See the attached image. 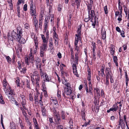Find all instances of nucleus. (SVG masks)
Returning <instances> with one entry per match:
<instances>
[{
	"label": "nucleus",
	"instance_id": "nucleus-1",
	"mask_svg": "<svg viewBox=\"0 0 129 129\" xmlns=\"http://www.w3.org/2000/svg\"><path fill=\"white\" fill-rule=\"evenodd\" d=\"M22 30L20 27H18L17 29H14L11 33L12 37L8 35V38L9 40L13 41V39L16 41H19L20 38L22 36Z\"/></svg>",
	"mask_w": 129,
	"mask_h": 129
},
{
	"label": "nucleus",
	"instance_id": "nucleus-2",
	"mask_svg": "<svg viewBox=\"0 0 129 129\" xmlns=\"http://www.w3.org/2000/svg\"><path fill=\"white\" fill-rule=\"evenodd\" d=\"M30 77L33 84L34 85L36 83L37 85L38 86L40 78L38 72L36 71L33 72V73L31 74Z\"/></svg>",
	"mask_w": 129,
	"mask_h": 129
},
{
	"label": "nucleus",
	"instance_id": "nucleus-3",
	"mask_svg": "<svg viewBox=\"0 0 129 129\" xmlns=\"http://www.w3.org/2000/svg\"><path fill=\"white\" fill-rule=\"evenodd\" d=\"M32 49H31L30 50V53L28 57H26L25 58V62L27 65L29 64L30 62L31 63H34V54L32 53Z\"/></svg>",
	"mask_w": 129,
	"mask_h": 129
},
{
	"label": "nucleus",
	"instance_id": "nucleus-4",
	"mask_svg": "<svg viewBox=\"0 0 129 129\" xmlns=\"http://www.w3.org/2000/svg\"><path fill=\"white\" fill-rule=\"evenodd\" d=\"M120 105H122L121 104V102H117L111 108L112 111L113 112L116 111L118 109H119V106Z\"/></svg>",
	"mask_w": 129,
	"mask_h": 129
},
{
	"label": "nucleus",
	"instance_id": "nucleus-5",
	"mask_svg": "<svg viewBox=\"0 0 129 129\" xmlns=\"http://www.w3.org/2000/svg\"><path fill=\"white\" fill-rule=\"evenodd\" d=\"M106 78H109L113 76V74L109 68H106L105 69Z\"/></svg>",
	"mask_w": 129,
	"mask_h": 129
},
{
	"label": "nucleus",
	"instance_id": "nucleus-6",
	"mask_svg": "<svg viewBox=\"0 0 129 129\" xmlns=\"http://www.w3.org/2000/svg\"><path fill=\"white\" fill-rule=\"evenodd\" d=\"M88 11V17H90L91 18L90 21L91 22H93V18H94V15H95L94 11L93 10H91L90 11Z\"/></svg>",
	"mask_w": 129,
	"mask_h": 129
},
{
	"label": "nucleus",
	"instance_id": "nucleus-7",
	"mask_svg": "<svg viewBox=\"0 0 129 129\" xmlns=\"http://www.w3.org/2000/svg\"><path fill=\"white\" fill-rule=\"evenodd\" d=\"M118 125H121L122 129H124L125 127V124L124 122L122 119H121V117L119 118V120L118 122Z\"/></svg>",
	"mask_w": 129,
	"mask_h": 129
},
{
	"label": "nucleus",
	"instance_id": "nucleus-8",
	"mask_svg": "<svg viewBox=\"0 0 129 129\" xmlns=\"http://www.w3.org/2000/svg\"><path fill=\"white\" fill-rule=\"evenodd\" d=\"M54 117L55 123L57 124H59L61 121L59 115Z\"/></svg>",
	"mask_w": 129,
	"mask_h": 129
},
{
	"label": "nucleus",
	"instance_id": "nucleus-9",
	"mask_svg": "<svg viewBox=\"0 0 129 129\" xmlns=\"http://www.w3.org/2000/svg\"><path fill=\"white\" fill-rule=\"evenodd\" d=\"M42 115L44 117H46L47 115V111L44 106H41Z\"/></svg>",
	"mask_w": 129,
	"mask_h": 129
},
{
	"label": "nucleus",
	"instance_id": "nucleus-10",
	"mask_svg": "<svg viewBox=\"0 0 129 129\" xmlns=\"http://www.w3.org/2000/svg\"><path fill=\"white\" fill-rule=\"evenodd\" d=\"M70 87L64 88V93L67 95H70L72 93V91L70 89Z\"/></svg>",
	"mask_w": 129,
	"mask_h": 129
},
{
	"label": "nucleus",
	"instance_id": "nucleus-11",
	"mask_svg": "<svg viewBox=\"0 0 129 129\" xmlns=\"http://www.w3.org/2000/svg\"><path fill=\"white\" fill-rule=\"evenodd\" d=\"M33 122L34 124V127L36 129H40L39 125L35 118H33Z\"/></svg>",
	"mask_w": 129,
	"mask_h": 129
},
{
	"label": "nucleus",
	"instance_id": "nucleus-12",
	"mask_svg": "<svg viewBox=\"0 0 129 129\" xmlns=\"http://www.w3.org/2000/svg\"><path fill=\"white\" fill-rule=\"evenodd\" d=\"M81 36L76 34L74 44H78L79 41L81 40Z\"/></svg>",
	"mask_w": 129,
	"mask_h": 129
},
{
	"label": "nucleus",
	"instance_id": "nucleus-13",
	"mask_svg": "<svg viewBox=\"0 0 129 129\" xmlns=\"http://www.w3.org/2000/svg\"><path fill=\"white\" fill-rule=\"evenodd\" d=\"M15 95V93L14 90L11 91L9 92L8 93L7 96L9 99H11V98L13 97V96Z\"/></svg>",
	"mask_w": 129,
	"mask_h": 129
},
{
	"label": "nucleus",
	"instance_id": "nucleus-14",
	"mask_svg": "<svg viewBox=\"0 0 129 129\" xmlns=\"http://www.w3.org/2000/svg\"><path fill=\"white\" fill-rule=\"evenodd\" d=\"M30 14L32 16H37L36 9H30Z\"/></svg>",
	"mask_w": 129,
	"mask_h": 129
},
{
	"label": "nucleus",
	"instance_id": "nucleus-15",
	"mask_svg": "<svg viewBox=\"0 0 129 129\" xmlns=\"http://www.w3.org/2000/svg\"><path fill=\"white\" fill-rule=\"evenodd\" d=\"M105 68V66L104 65L102 66H101V68L100 69L101 72V75L102 77L105 76V74L104 72Z\"/></svg>",
	"mask_w": 129,
	"mask_h": 129
},
{
	"label": "nucleus",
	"instance_id": "nucleus-16",
	"mask_svg": "<svg viewBox=\"0 0 129 129\" xmlns=\"http://www.w3.org/2000/svg\"><path fill=\"white\" fill-rule=\"evenodd\" d=\"M85 89L86 91V94L87 95H88V93H90V95L93 96V92L92 90H90H90H89L88 88V87H87V85L86 86V87L85 88Z\"/></svg>",
	"mask_w": 129,
	"mask_h": 129
},
{
	"label": "nucleus",
	"instance_id": "nucleus-17",
	"mask_svg": "<svg viewBox=\"0 0 129 129\" xmlns=\"http://www.w3.org/2000/svg\"><path fill=\"white\" fill-rule=\"evenodd\" d=\"M69 123L70 125V126L68 129H72L73 128V120L71 118H70V119L69 121Z\"/></svg>",
	"mask_w": 129,
	"mask_h": 129
},
{
	"label": "nucleus",
	"instance_id": "nucleus-18",
	"mask_svg": "<svg viewBox=\"0 0 129 129\" xmlns=\"http://www.w3.org/2000/svg\"><path fill=\"white\" fill-rule=\"evenodd\" d=\"M61 92L60 90H59V88H58L57 94V96L58 98V100L60 101L61 100Z\"/></svg>",
	"mask_w": 129,
	"mask_h": 129
},
{
	"label": "nucleus",
	"instance_id": "nucleus-19",
	"mask_svg": "<svg viewBox=\"0 0 129 129\" xmlns=\"http://www.w3.org/2000/svg\"><path fill=\"white\" fill-rule=\"evenodd\" d=\"M41 38L42 39L43 43L44 44H47L48 39L45 38L43 35H41Z\"/></svg>",
	"mask_w": 129,
	"mask_h": 129
},
{
	"label": "nucleus",
	"instance_id": "nucleus-20",
	"mask_svg": "<svg viewBox=\"0 0 129 129\" xmlns=\"http://www.w3.org/2000/svg\"><path fill=\"white\" fill-rule=\"evenodd\" d=\"M47 47L48 46L47 44L43 43L42 46L41 47L40 49L45 51Z\"/></svg>",
	"mask_w": 129,
	"mask_h": 129
},
{
	"label": "nucleus",
	"instance_id": "nucleus-21",
	"mask_svg": "<svg viewBox=\"0 0 129 129\" xmlns=\"http://www.w3.org/2000/svg\"><path fill=\"white\" fill-rule=\"evenodd\" d=\"M5 57L7 60V62L9 64H11L12 63V59L9 56H7L5 55Z\"/></svg>",
	"mask_w": 129,
	"mask_h": 129
},
{
	"label": "nucleus",
	"instance_id": "nucleus-22",
	"mask_svg": "<svg viewBox=\"0 0 129 129\" xmlns=\"http://www.w3.org/2000/svg\"><path fill=\"white\" fill-rule=\"evenodd\" d=\"M61 115V118L62 119H66V117H67V116L66 115L64 111L63 110L62 111Z\"/></svg>",
	"mask_w": 129,
	"mask_h": 129
},
{
	"label": "nucleus",
	"instance_id": "nucleus-23",
	"mask_svg": "<svg viewBox=\"0 0 129 129\" xmlns=\"http://www.w3.org/2000/svg\"><path fill=\"white\" fill-rule=\"evenodd\" d=\"M113 61L115 63L116 66V67L118 66V64L117 62L118 59L117 57L116 56H113Z\"/></svg>",
	"mask_w": 129,
	"mask_h": 129
},
{
	"label": "nucleus",
	"instance_id": "nucleus-24",
	"mask_svg": "<svg viewBox=\"0 0 129 129\" xmlns=\"http://www.w3.org/2000/svg\"><path fill=\"white\" fill-rule=\"evenodd\" d=\"M95 90L96 92V96L99 97L100 96V90L98 88H94V92Z\"/></svg>",
	"mask_w": 129,
	"mask_h": 129
},
{
	"label": "nucleus",
	"instance_id": "nucleus-25",
	"mask_svg": "<svg viewBox=\"0 0 129 129\" xmlns=\"http://www.w3.org/2000/svg\"><path fill=\"white\" fill-rule=\"evenodd\" d=\"M78 44H74V47L75 51L77 52H80V48L78 46Z\"/></svg>",
	"mask_w": 129,
	"mask_h": 129
},
{
	"label": "nucleus",
	"instance_id": "nucleus-26",
	"mask_svg": "<svg viewBox=\"0 0 129 129\" xmlns=\"http://www.w3.org/2000/svg\"><path fill=\"white\" fill-rule=\"evenodd\" d=\"M98 18L96 16H95V18L94 19V21L93 20V22H92V25L93 26V28H94L95 27V23L96 22V21H98Z\"/></svg>",
	"mask_w": 129,
	"mask_h": 129
},
{
	"label": "nucleus",
	"instance_id": "nucleus-27",
	"mask_svg": "<svg viewBox=\"0 0 129 129\" xmlns=\"http://www.w3.org/2000/svg\"><path fill=\"white\" fill-rule=\"evenodd\" d=\"M39 65L40 66V76L41 77H44V73L43 72L42 70V69L41 68V64L40 65L39 64Z\"/></svg>",
	"mask_w": 129,
	"mask_h": 129
},
{
	"label": "nucleus",
	"instance_id": "nucleus-28",
	"mask_svg": "<svg viewBox=\"0 0 129 129\" xmlns=\"http://www.w3.org/2000/svg\"><path fill=\"white\" fill-rule=\"evenodd\" d=\"M44 77L45 78L44 80H45L46 82H50V79H49L48 76L46 73H44Z\"/></svg>",
	"mask_w": 129,
	"mask_h": 129
},
{
	"label": "nucleus",
	"instance_id": "nucleus-29",
	"mask_svg": "<svg viewBox=\"0 0 129 129\" xmlns=\"http://www.w3.org/2000/svg\"><path fill=\"white\" fill-rule=\"evenodd\" d=\"M51 100L52 101V102L55 105H58V103L57 100L56 98H51Z\"/></svg>",
	"mask_w": 129,
	"mask_h": 129
},
{
	"label": "nucleus",
	"instance_id": "nucleus-30",
	"mask_svg": "<svg viewBox=\"0 0 129 129\" xmlns=\"http://www.w3.org/2000/svg\"><path fill=\"white\" fill-rule=\"evenodd\" d=\"M62 83L63 84L66 85L68 87H70V85L68 83H67V81L65 79L63 80Z\"/></svg>",
	"mask_w": 129,
	"mask_h": 129
},
{
	"label": "nucleus",
	"instance_id": "nucleus-31",
	"mask_svg": "<svg viewBox=\"0 0 129 129\" xmlns=\"http://www.w3.org/2000/svg\"><path fill=\"white\" fill-rule=\"evenodd\" d=\"M53 111V112L54 116H56L57 115H59V112L57 111L55 109H54Z\"/></svg>",
	"mask_w": 129,
	"mask_h": 129
},
{
	"label": "nucleus",
	"instance_id": "nucleus-32",
	"mask_svg": "<svg viewBox=\"0 0 129 129\" xmlns=\"http://www.w3.org/2000/svg\"><path fill=\"white\" fill-rule=\"evenodd\" d=\"M44 51V50L40 49V55L41 57H44V56L46 55Z\"/></svg>",
	"mask_w": 129,
	"mask_h": 129
},
{
	"label": "nucleus",
	"instance_id": "nucleus-33",
	"mask_svg": "<svg viewBox=\"0 0 129 129\" xmlns=\"http://www.w3.org/2000/svg\"><path fill=\"white\" fill-rule=\"evenodd\" d=\"M21 44H24L25 42L26 41L24 38H22V37L20 38V40L19 41H18Z\"/></svg>",
	"mask_w": 129,
	"mask_h": 129
},
{
	"label": "nucleus",
	"instance_id": "nucleus-34",
	"mask_svg": "<svg viewBox=\"0 0 129 129\" xmlns=\"http://www.w3.org/2000/svg\"><path fill=\"white\" fill-rule=\"evenodd\" d=\"M26 70H27L26 69V68L25 67H24L22 69L21 68V69H20V72L22 74H24L26 73Z\"/></svg>",
	"mask_w": 129,
	"mask_h": 129
},
{
	"label": "nucleus",
	"instance_id": "nucleus-35",
	"mask_svg": "<svg viewBox=\"0 0 129 129\" xmlns=\"http://www.w3.org/2000/svg\"><path fill=\"white\" fill-rule=\"evenodd\" d=\"M77 34H76L77 35H78L80 36H81V26H79V27L78 28V29L77 30Z\"/></svg>",
	"mask_w": 129,
	"mask_h": 129
},
{
	"label": "nucleus",
	"instance_id": "nucleus-36",
	"mask_svg": "<svg viewBox=\"0 0 129 129\" xmlns=\"http://www.w3.org/2000/svg\"><path fill=\"white\" fill-rule=\"evenodd\" d=\"M54 40V43L55 45L56 46H58V38H53Z\"/></svg>",
	"mask_w": 129,
	"mask_h": 129
},
{
	"label": "nucleus",
	"instance_id": "nucleus-37",
	"mask_svg": "<svg viewBox=\"0 0 129 129\" xmlns=\"http://www.w3.org/2000/svg\"><path fill=\"white\" fill-rule=\"evenodd\" d=\"M124 10L126 15L127 16L128 15L127 18H129V8L126 9H124Z\"/></svg>",
	"mask_w": 129,
	"mask_h": 129
},
{
	"label": "nucleus",
	"instance_id": "nucleus-38",
	"mask_svg": "<svg viewBox=\"0 0 129 129\" xmlns=\"http://www.w3.org/2000/svg\"><path fill=\"white\" fill-rule=\"evenodd\" d=\"M7 2L9 3V6L10 7V8L11 9L13 7V5L12 2V0H7Z\"/></svg>",
	"mask_w": 129,
	"mask_h": 129
},
{
	"label": "nucleus",
	"instance_id": "nucleus-39",
	"mask_svg": "<svg viewBox=\"0 0 129 129\" xmlns=\"http://www.w3.org/2000/svg\"><path fill=\"white\" fill-rule=\"evenodd\" d=\"M0 103L2 104H4L5 102L4 100H3V98L2 95L0 94Z\"/></svg>",
	"mask_w": 129,
	"mask_h": 129
},
{
	"label": "nucleus",
	"instance_id": "nucleus-40",
	"mask_svg": "<svg viewBox=\"0 0 129 129\" xmlns=\"http://www.w3.org/2000/svg\"><path fill=\"white\" fill-rule=\"evenodd\" d=\"M34 43L35 44V47H36V48L38 47V39L37 37L35 38V37L34 38Z\"/></svg>",
	"mask_w": 129,
	"mask_h": 129
},
{
	"label": "nucleus",
	"instance_id": "nucleus-41",
	"mask_svg": "<svg viewBox=\"0 0 129 129\" xmlns=\"http://www.w3.org/2000/svg\"><path fill=\"white\" fill-rule=\"evenodd\" d=\"M81 115L82 116V118L83 119H84V120L85 121L86 119L85 118V111L83 110V111H82L81 112Z\"/></svg>",
	"mask_w": 129,
	"mask_h": 129
},
{
	"label": "nucleus",
	"instance_id": "nucleus-42",
	"mask_svg": "<svg viewBox=\"0 0 129 129\" xmlns=\"http://www.w3.org/2000/svg\"><path fill=\"white\" fill-rule=\"evenodd\" d=\"M19 81H20V79L19 78V77H17L16 78V79L15 80V82L17 84V85L18 86H19Z\"/></svg>",
	"mask_w": 129,
	"mask_h": 129
},
{
	"label": "nucleus",
	"instance_id": "nucleus-43",
	"mask_svg": "<svg viewBox=\"0 0 129 129\" xmlns=\"http://www.w3.org/2000/svg\"><path fill=\"white\" fill-rule=\"evenodd\" d=\"M7 83L6 80V78H5L3 82V87H6L7 86Z\"/></svg>",
	"mask_w": 129,
	"mask_h": 129
},
{
	"label": "nucleus",
	"instance_id": "nucleus-44",
	"mask_svg": "<svg viewBox=\"0 0 129 129\" xmlns=\"http://www.w3.org/2000/svg\"><path fill=\"white\" fill-rule=\"evenodd\" d=\"M49 48L51 50H52L53 49L54 47L53 45V43H49Z\"/></svg>",
	"mask_w": 129,
	"mask_h": 129
},
{
	"label": "nucleus",
	"instance_id": "nucleus-45",
	"mask_svg": "<svg viewBox=\"0 0 129 129\" xmlns=\"http://www.w3.org/2000/svg\"><path fill=\"white\" fill-rule=\"evenodd\" d=\"M11 129H16V125L13 122L11 123Z\"/></svg>",
	"mask_w": 129,
	"mask_h": 129
},
{
	"label": "nucleus",
	"instance_id": "nucleus-46",
	"mask_svg": "<svg viewBox=\"0 0 129 129\" xmlns=\"http://www.w3.org/2000/svg\"><path fill=\"white\" fill-rule=\"evenodd\" d=\"M19 96L21 98V100H26L25 98V96L23 94H20Z\"/></svg>",
	"mask_w": 129,
	"mask_h": 129
},
{
	"label": "nucleus",
	"instance_id": "nucleus-47",
	"mask_svg": "<svg viewBox=\"0 0 129 129\" xmlns=\"http://www.w3.org/2000/svg\"><path fill=\"white\" fill-rule=\"evenodd\" d=\"M104 10L105 13V14H107L108 13V10L107 7V6H106L104 7Z\"/></svg>",
	"mask_w": 129,
	"mask_h": 129
},
{
	"label": "nucleus",
	"instance_id": "nucleus-48",
	"mask_svg": "<svg viewBox=\"0 0 129 129\" xmlns=\"http://www.w3.org/2000/svg\"><path fill=\"white\" fill-rule=\"evenodd\" d=\"M43 20L41 19H39V27L40 28H41L42 27V22Z\"/></svg>",
	"mask_w": 129,
	"mask_h": 129
},
{
	"label": "nucleus",
	"instance_id": "nucleus-49",
	"mask_svg": "<svg viewBox=\"0 0 129 129\" xmlns=\"http://www.w3.org/2000/svg\"><path fill=\"white\" fill-rule=\"evenodd\" d=\"M114 46L113 44H111L110 47V50H115Z\"/></svg>",
	"mask_w": 129,
	"mask_h": 129
},
{
	"label": "nucleus",
	"instance_id": "nucleus-50",
	"mask_svg": "<svg viewBox=\"0 0 129 129\" xmlns=\"http://www.w3.org/2000/svg\"><path fill=\"white\" fill-rule=\"evenodd\" d=\"M29 99L30 101L33 102L34 101L33 96L32 94L31 93H30L29 94Z\"/></svg>",
	"mask_w": 129,
	"mask_h": 129
},
{
	"label": "nucleus",
	"instance_id": "nucleus-51",
	"mask_svg": "<svg viewBox=\"0 0 129 129\" xmlns=\"http://www.w3.org/2000/svg\"><path fill=\"white\" fill-rule=\"evenodd\" d=\"M92 6V5H90L88 4L87 5L88 11H90L91 10Z\"/></svg>",
	"mask_w": 129,
	"mask_h": 129
},
{
	"label": "nucleus",
	"instance_id": "nucleus-52",
	"mask_svg": "<svg viewBox=\"0 0 129 129\" xmlns=\"http://www.w3.org/2000/svg\"><path fill=\"white\" fill-rule=\"evenodd\" d=\"M73 72L74 74L76 75L77 77H79V75L78 73V72H77V69L76 70H73Z\"/></svg>",
	"mask_w": 129,
	"mask_h": 129
},
{
	"label": "nucleus",
	"instance_id": "nucleus-53",
	"mask_svg": "<svg viewBox=\"0 0 129 129\" xmlns=\"http://www.w3.org/2000/svg\"><path fill=\"white\" fill-rule=\"evenodd\" d=\"M26 83L27 84V87L28 88H30V84L29 81H28V80H26Z\"/></svg>",
	"mask_w": 129,
	"mask_h": 129
},
{
	"label": "nucleus",
	"instance_id": "nucleus-54",
	"mask_svg": "<svg viewBox=\"0 0 129 129\" xmlns=\"http://www.w3.org/2000/svg\"><path fill=\"white\" fill-rule=\"evenodd\" d=\"M33 18V23L38 22V20H37L36 18L37 16H32Z\"/></svg>",
	"mask_w": 129,
	"mask_h": 129
},
{
	"label": "nucleus",
	"instance_id": "nucleus-55",
	"mask_svg": "<svg viewBox=\"0 0 129 129\" xmlns=\"http://www.w3.org/2000/svg\"><path fill=\"white\" fill-rule=\"evenodd\" d=\"M34 100L36 102H38L39 99L38 98V96L37 95H35L34 97Z\"/></svg>",
	"mask_w": 129,
	"mask_h": 129
},
{
	"label": "nucleus",
	"instance_id": "nucleus-56",
	"mask_svg": "<svg viewBox=\"0 0 129 129\" xmlns=\"http://www.w3.org/2000/svg\"><path fill=\"white\" fill-rule=\"evenodd\" d=\"M106 81L105 84L106 86L108 85L109 84V78L107 77L106 78Z\"/></svg>",
	"mask_w": 129,
	"mask_h": 129
},
{
	"label": "nucleus",
	"instance_id": "nucleus-57",
	"mask_svg": "<svg viewBox=\"0 0 129 129\" xmlns=\"http://www.w3.org/2000/svg\"><path fill=\"white\" fill-rule=\"evenodd\" d=\"M78 64H77L76 63H74V62L73 63V64L72 66V67H73V70L77 69L76 67V65Z\"/></svg>",
	"mask_w": 129,
	"mask_h": 129
},
{
	"label": "nucleus",
	"instance_id": "nucleus-58",
	"mask_svg": "<svg viewBox=\"0 0 129 129\" xmlns=\"http://www.w3.org/2000/svg\"><path fill=\"white\" fill-rule=\"evenodd\" d=\"M102 35H106V30L103 28H102L101 29Z\"/></svg>",
	"mask_w": 129,
	"mask_h": 129
},
{
	"label": "nucleus",
	"instance_id": "nucleus-59",
	"mask_svg": "<svg viewBox=\"0 0 129 129\" xmlns=\"http://www.w3.org/2000/svg\"><path fill=\"white\" fill-rule=\"evenodd\" d=\"M18 63V67L20 70V69H21V64L20 63V61H18L17 62Z\"/></svg>",
	"mask_w": 129,
	"mask_h": 129
},
{
	"label": "nucleus",
	"instance_id": "nucleus-60",
	"mask_svg": "<svg viewBox=\"0 0 129 129\" xmlns=\"http://www.w3.org/2000/svg\"><path fill=\"white\" fill-rule=\"evenodd\" d=\"M75 4L76 5H77L78 8V6H79L80 4V3L79 1L75 0Z\"/></svg>",
	"mask_w": 129,
	"mask_h": 129
},
{
	"label": "nucleus",
	"instance_id": "nucleus-61",
	"mask_svg": "<svg viewBox=\"0 0 129 129\" xmlns=\"http://www.w3.org/2000/svg\"><path fill=\"white\" fill-rule=\"evenodd\" d=\"M70 95V97L71 98L73 99H74L75 98V95L72 92Z\"/></svg>",
	"mask_w": 129,
	"mask_h": 129
},
{
	"label": "nucleus",
	"instance_id": "nucleus-62",
	"mask_svg": "<svg viewBox=\"0 0 129 129\" xmlns=\"http://www.w3.org/2000/svg\"><path fill=\"white\" fill-rule=\"evenodd\" d=\"M3 87L4 90L6 94L7 95L8 93V89L6 88V87Z\"/></svg>",
	"mask_w": 129,
	"mask_h": 129
},
{
	"label": "nucleus",
	"instance_id": "nucleus-63",
	"mask_svg": "<svg viewBox=\"0 0 129 129\" xmlns=\"http://www.w3.org/2000/svg\"><path fill=\"white\" fill-rule=\"evenodd\" d=\"M24 0H18V2L17 3V5H19L21 3H24Z\"/></svg>",
	"mask_w": 129,
	"mask_h": 129
},
{
	"label": "nucleus",
	"instance_id": "nucleus-64",
	"mask_svg": "<svg viewBox=\"0 0 129 129\" xmlns=\"http://www.w3.org/2000/svg\"><path fill=\"white\" fill-rule=\"evenodd\" d=\"M36 61L37 62V64H38L41 62V60L40 58H38V57H37L36 58Z\"/></svg>",
	"mask_w": 129,
	"mask_h": 129
}]
</instances>
